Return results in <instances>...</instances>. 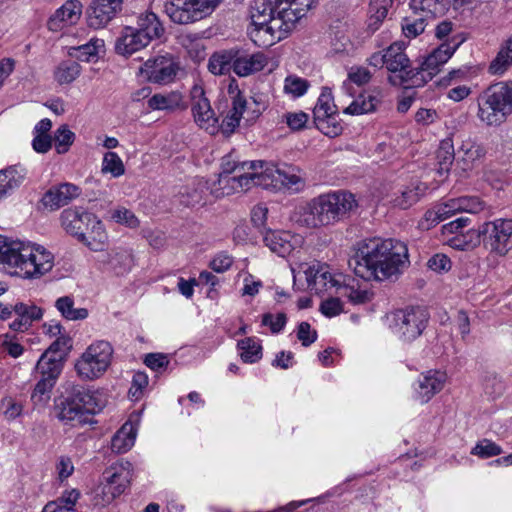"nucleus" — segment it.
I'll use <instances>...</instances> for the list:
<instances>
[{
	"label": "nucleus",
	"mask_w": 512,
	"mask_h": 512,
	"mask_svg": "<svg viewBox=\"0 0 512 512\" xmlns=\"http://www.w3.org/2000/svg\"><path fill=\"white\" fill-rule=\"evenodd\" d=\"M405 44L394 42L386 50L387 70L390 72L403 71L409 66V59L404 53Z\"/></svg>",
	"instance_id": "nucleus-45"
},
{
	"label": "nucleus",
	"mask_w": 512,
	"mask_h": 512,
	"mask_svg": "<svg viewBox=\"0 0 512 512\" xmlns=\"http://www.w3.org/2000/svg\"><path fill=\"white\" fill-rule=\"evenodd\" d=\"M349 265L364 280L397 278L409 265L408 248L397 239H366L358 243Z\"/></svg>",
	"instance_id": "nucleus-1"
},
{
	"label": "nucleus",
	"mask_w": 512,
	"mask_h": 512,
	"mask_svg": "<svg viewBox=\"0 0 512 512\" xmlns=\"http://www.w3.org/2000/svg\"><path fill=\"white\" fill-rule=\"evenodd\" d=\"M512 66V36L501 45L488 67L491 75H503Z\"/></svg>",
	"instance_id": "nucleus-42"
},
{
	"label": "nucleus",
	"mask_w": 512,
	"mask_h": 512,
	"mask_svg": "<svg viewBox=\"0 0 512 512\" xmlns=\"http://www.w3.org/2000/svg\"><path fill=\"white\" fill-rule=\"evenodd\" d=\"M105 52L104 40L91 38L87 43L69 47L68 54L83 62H96L101 53Z\"/></svg>",
	"instance_id": "nucleus-37"
},
{
	"label": "nucleus",
	"mask_w": 512,
	"mask_h": 512,
	"mask_svg": "<svg viewBox=\"0 0 512 512\" xmlns=\"http://www.w3.org/2000/svg\"><path fill=\"white\" fill-rule=\"evenodd\" d=\"M447 379L446 372L441 370L432 369L421 373L413 386V398L420 404L428 403L443 390Z\"/></svg>",
	"instance_id": "nucleus-18"
},
{
	"label": "nucleus",
	"mask_w": 512,
	"mask_h": 512,
	"mask_svg": "<svg viewBox=\"0 0 512 512\" xmlns=\"http://www.w3.org/2000/svg\"><path fill=\"white\" fill-rule=\"evenodd\" d=\"M481 237H485V243L490 251L498 256H505L510 250L512 236V220L496 219L484 222L479 226Z\"/></svg>",
	"instance_id": "nucleus-16"
},
{
	"label": "nucleus",
	"mask_w": 512,
	"mask_h": 512,
	"mask_svg": "<svg viewBox=\"0 0 512 512\" xmlns=\"http://www.w3.org/2000/svg\"><path fill=\"white\" fill-rule=\"evenodd\" d=\"M114 348L109 341L94 340L79 355L74 363L78 378L95 381L102 378L112 365Z\"/></svg>",
	"instance_id": "nucleus-4"
},
{
	"label": "nucleus",
	"mask_w": 512,
	"mask_h": 512,
	"mask_svg": "<svg viewBox=\"0 0 512 512\" xmlns=\"http://www.w3.org/2000/svg\"><path fill=\"white\" fill-rule=\"evenodd\" d=\"M291 271L294 280L303 272L308 287L315 290L316 293L329 292V294H337V289L345 283L342 274H333L328 266L321 263L301 264L298 270L292 267Z\"/></svg>",
	"instance_id": "nucleus-11"
},
{
	"label": "nucleus",
	"mask_w": 512,
	"mask_h": 512,
	"mask_svg": "<svg viewBox=\"0 0 512 512\" xmlns=\"http://www.w3.org/2000/svg\"><path fill=\"white\" fill-rule=\"evenodd\" d=\"M219 109L223 116L219 129L225 135L232 134L239 127L241 119L245 117L244 114H247L245 119L248 122L258 117L255 112L249 116L248 103L234 80L229 82L226 91L222 93Z\"/></svg>",
	"instance_id": "nucleus-6"
},
{
	"label": "nucleus",
	"mask_w": 512,
	"mask_h": 512,
	"mask_svg": "<svg viewBox=\"0 0 512 512\" xmlns=\"http://www.w3.org/2000/svg\"><path fill=\"white\" fill-rule=\"evenodd\" d=\"M14 320L9 324L13 331L24 332L28 330L35 321L43 317V310L31 302L18 301L14 303Z\"/></svg>",
	"instance_id": "nucleus-25"
},
{
	"label": "nucleus",
	"mask_w": 512,
	"mask_h": 512,
	"mask_svg": "<svg viewBox=\"0 0 512 512\" xmlns=\"http://www.w3.org/2000/svg\"><path fill=\"white\" fill-rule=\"evenodd\" d=\"M428 319V312L424 308L401 309L392 313L390 328L399 339L411 342L423 333Z\"/></svg>",
	"instance_id": "nucleus-9"
},
{
	"label": "nucleus",
	"mask_w": 512,
	"mask_h": 512,
	"mask_svg": "<svg viewBox=\"0 0 512 512\" xmlns=\"http://www.w3.org/2000/svg\"><path fill=\"white\" fill-rule=\"evenodd\" d=\"M263 188L267 190L278 191L288 189L299 191L305 185L304 177L298 167L278 168L273 163L266 166V174L262 182Z\"/></svg>",
	"instance_id": "nucleus-17"
},
{
	"label": "nucleus",
	"mask_w": 512,
	"mask_h": 512,
	"mask_svg": "<svg viewBox=\"0 0 512 512\" xmlns=\"http://www.w3.org/2000/svg\"><path fill=\"white\" fill-rule=\"evenodd\" d=\"M337 295L342 296L343 300H346L352 305L365 304L371 300V293L367 289H362L359 286L352 283H344L337 289Z\"/></svg>",
	"instance_id": "nucleus-48"
},
{
	"label": "nucleus",
	"mask_w": 512,
	"mask_h": 512,
	"mask_svg": "<svg viewBox=\"0 0 512 512\" xmlns=\"http://www.w3.org/2000/svg\"><path fill=\"white\" fill-rule=\"evenodd\" d=\"M136 435L137 426L131 420L125 422L112 438V451L118 454L126 453L134 446Z\"/></svg>",
	"instance_id": "nucleus-38"
},
{
	"label": "nucleus",
	"mask_w": 512,
	"mask_h": 512,
	"mask_svg": "<svg viewBox=\"0 0 512 512\" xmlns=\"http://www.w3.org/2000/svg\"><path fill=\"white\" fill-rule=\"evenodd\" d=\"M235 175L219 174L216 182L211 186V193L216 197H224L237 192Z\"/></svg>",
	"instance_id": "nucleus-56"
},
{
	"label": "nucleus",
	"mask_w": 512,
	"mask_h": 512,
	"mask_svg": "<svg viewBox=\"0 0 512 512\" xmlns=\"http://www.w3.org/2000/svg\"><path fill=\"white\" fill-rule=\"evenodd\" d=\"M275 15V6H271L270 0H255L251 7V22L256 20L255 16H261V19L270 21Z\"/></svg>",
	"instance_id": "nucleus-64"
},
{
	"label": "nucleus",
	"mask_w": 512,
	"mask_h": 512,
	"mask_svg": "<svg viewBox=\"0 0 512 512\" xmlns=\"http://www.w3.org/2000/svg\"><path fill=\"white\" fill-rule=\"evenodd\" d=\"M268 65V57L261 53L237 54L233 59V71L240 77L260 72Z\"/></svg>",
	"instance_id": "nucleus-29"
},
{
	"label": "nucleus",
	"mask_w": 512,
	"mask_h": 512,
	"mask_svg": "<svg viewBox=\"0 0 512 512\" xmlns=\"http://www.w3.org/2000/svg\"><path fill=\"white\" fill-rule=\"evenodd\" d=\"M145 36L139 33L134 27L126 26L122 29L115 42V51L122 56H130L135 52L149 45Z\"/></svg>",
	"instance_id": "nucleus-27"
},
{
	"label": "nucleus",
	"mask_w": 512,
	"mask_h": 512,
	"mask_svg": "<svg viewBox=\"0 0 512 512\" xmlns=\"http://www.w3.org/2000/svg\"><path fill=\"white\" fill-rule=\"evenodd\" d=\"M459 45L460 42L455 40L442 43L425 58L422 63V70L428 71L431 75L452 57Z\"/></svg>",
	"instance_id": "nucleus-35"
},
{
	"label": "nucleus",
	"mask_w": 512,
	"mask_h": 512,
	"mask_svg": "<svg viewBox=\"0 0 512 512\" xmlns=\"http://www.w3.org/2000/svg\"><path fill=\"white\" fill-rule=\"evenodd\" d=\"M239 356L244 363L253 364L262 359V345L256 337H246L237 343Z\"/></svg>",
	"instance_id": "nucleus-44"
},
{
	"label": "nucleus",
	"mask_w": 512,
	"mask_h": 512,
	"mask_svg": "<svg viewBox=\"0 0 512 512\" xmlns=\"http://www.w3.org/2000/svg\"><path fill=\"white\" fill-rule=\"evenodd\" d=\"M96 216L87 212L81 207L68 208L62 211L60 215L63 229L71 236L78 237L85 232L87 226L93 222Z\"/></svg>",
	"instance_id": "nucleus-24"
},
{
	"label": "nucleus",
	"mask_w": 512,
	"mask_h": 512,
	"mask_svg": "<svg viewBox=\"0 0 512 512\" xmlns=\"http://www.w3.org/2000/svg\"><path fill=\"white\" fill-rule=\"evenodd\" d=\"M309 87L310 83L306 79L290 74L284 79L283 92L289 98L297 99L305 95Z\"/></svg>",
	"instance_id": "nucleus-50"
},
{
	"label": "nucleus",
	"mask_w": 512,
	"mask_h": 512,
	"mask_svg": "<svg viewBox=\"0 0 512 512\" xmlns=\"http://www.w3.org/2000/svg\"><path fill=\"white\" fill-rule=\"evenodd\" d=\"M313 113L314 118L327 117V115L337 114V105L334 103V97L332 95L331 89L323 88Z\"/></svg>",
	"instance_id": "nucleus-52"
},
{
	"label": "nucleus",
	"mask_w": 512,
	"mask_h": 512,
	"mask_svg": "<svg viewBox=\"0 0 512 512\" xmlns=\"http://www.w3.org/2000/svg\"><path fill=\"white\" fill-rule=\"evenodd\" d=\"M147 105L152 110L165 111H175L187 107L183 94L176 90L152 95L148 99Z\"/></svg>",
	"instance_id": "nucleus-36"
},
{
	"label": "nucleus",
	"mask_w": 512,
	"mask_h": 512,
	"mask_svg": "<svg viewBox=\"0 0 512 512\" xmlns=\"http://www.w3.org/2000/svg\"><path fill=\"white\" fill-rule=\"evenodd\" d=\"M263 241L271 252L285 257L302 245L303 238L289 231L269 229L264 233Z\"/></svg>",
	"instance_id": "nucleus-20"
},
{
	"label": "nucleus",
	"mask_w": 512,
	"mask_h": 512,
	"mask_svg": "<svg viewBox=\"0 0 512 512\" xmlns=\"http://www.w3.org/2000/svg\"><path fill=\"white\" fill-rule=\"evenodd\" d=\"M55 308L59 314L68 321H81L85 320L89 312L84 307H75V302L71 296H62L55 301Z\"/></svg>",
	"instance_id": "nucleus-43"
},
{
	"label": "nucleus",
	"mask_w": 512,
	"mask_h": 512,
	"mask_svg": "<svg viewBox=\"0 0 512 512\" xmlns=\"http://www.w3.org/2000/svg\"><path fill=\"white\" fill-rule=\"evenodd\" d=\"M314 4L315 0H275V12L293 30Z\"/></svg>",
	"instance_id": "nucleus-21"
},
{
	"label": "nucleus",
	"mask_w": 512,
	"mask_h": 512,
	"mask_svg": "<svg viewBox=\"0 0 512 512\" xmlns=\"http://www.w3.org/2000/svg\"><path fill=\"white\" fill-rule=\"evenodd\" d=\"M380 103L378 94L365 92L352 100V102L343 108V113L348 115H362L374 112Z\"/></svg>",
	"instance_id": "nucleus-40"
},
{
	"label": "nucleus",
	"mask_w": 512,
	"mask_h": 512,
	"mask_svg": "<svg viewBox=\"0 0 512 512\" xmlns=\"http://www.w3.org/2000/svg\"><path fill=\"white\" fill-rule=\"evenodd\" d=\"M191 113L195 124L209 134L219 131L218 118L206 97L203 85L196 82L190 90Z\"/></svg>",
	"instance_id": "nucleus-14"
},
{
	"label": "nucleus",
	"mask_w": 512,
	"mask_h": 512,
	"mask_svg": "<svg viewBox=\"0 0 512 512\" xmlns=\"http://www.w3.org/2000/svg\"><path fill=\"white\" fill-rule=\"evenodd\" d=\"M54 267V255L43 245L4 236L0 252V269L11 277L34 281Z\"/></svg>",
	"instance_id": "nucleus-2"
},
{
	"label": "nucleus",
	"mask_w": 512,
	"mask_h": 512,
	"mask_svg": "<svg viewBox=\"0 0 512 512\" xmlns=\"http://www.w3.org/2000/svg\"><path fill=\"white\" fill-rule=\"evenodd\" d=\"M66 340L61 338L57 342H53L50 347L41 355L36 364V371L40 378H44L56 382L63 369V357L60 352V343Z\"/></svg>",
	"instance_id": "nucleus-19"
},
{
	"label": "nucleus",
	"mask_w": 512,
	"mask_h": 512,
	"mask_svg": "<svg viewBox=\"0 0 512 512\" xmlns=\"http://www.w3.org/2000/svg\"><path fill=\"white\" fill-rule=\"evenodd\" d=\"M255 16L256 20L250 23L248 35L255 45L269 47L286 38L292 31L277 15L269 20Z\"/></svg>",
	"instance_id": "nucleus-13"
},
{
	"label": "nucleus",
	"mask_w": 512,
	"mask_h": 512,
	"mask_svg": "<svg viewBox=\"0 0 512 512\" xmlns=\"http://www.w3.org/2000/svg\"><path fill=\"white\" fill-rule=\"evenodd\" d=\"M82 4L78 0H68L49 18L48 29L53 32L76 24L82 15Z\"/></svg>",
	"instance_id": "nucleus-23"
},
{
	"label": "nucleus",
	"mask_w": 512,
	"mask_h": 512,
	"mask_svg": "<svg viewBox=\"0 0 512 512\" xmlns=\"http://www.w3.org/2000/svg\"><path fill=\"white\" fill-rule=\"evenodd\" d=\"M55 384L56 382L40 378L31 394L33 404L37 407H44L51 399V393Z\"/></svg>",
	"instance_id": "nucleus-51"
},
{
	"label": "nucleus",
	"mask_w": 512,
	"mask_h": 512,
	"mask_svg": "<svg viewBox=\"0 0 512 512\" xmlns=\"http://www.w3.org/2000/svg\"><path fill=\"white\" fill-rule=\"evenodd\" d=\"M103 407L96 392L77 389L59 400L55 406L56 417L63 423H87L88 417L101 411Z\"/></svg>",
	"instance_id": "nucleus-5"
},
{
	"label": "nucleus",
	"mask_w": 512,
	"mask_h": 512,
	"mask_svg": "<svg viewBox=\"0 0 512 512\" xmlns=\"http://www.w3.org/2000/svg\"><path fill=\"white\" fill-rule=\"evenodd\" d=\"M427 186L419 181L401 186L389 195V202L397 208L408 209L416 204L426 192Z\"/></svg>",
	"instance_id": "nucleus-28"
},
{
	"label": "nucleus",
	"mask_w": 512,
	"mask_h": 512,
	"mask_svg": "<svg viewBox=\"0 0 512 512\" xmlns=\"http://www.w3.org/2000/svg\"><path fill=\"white\" fill-rule=\"evenodd\" d=\"M81 72V66L76 62L61 63L55 71V79L60 84L73 82Z\"/></svg>",
	"instance_id": "nucleus-58"
},
{
	"label": "nucleus",
	"mask_w": 512,
	"mask_h": 512,
	"mask_svg": "<svg viewBox=\"0 0 512 512\" xmlns=\"http://www.w3.org/2000/svg\"><path fill=\"white\" fill-rule=\"evenodd\" d=\"M455 159L456 152L452 138L447 137L441 140L436 152V160L439 166V172H448Z\"/></svg>",
	"instance_id": "nucleus-49"
},
{
	"label": "nucleus",
	"mask_w": 512,
	"mask_h": 512,
	"mask_svg": "<svg viewBox=\"0 0 512 512\" xmlns=\"http://www.w3.org/2000/svg\"><path fill=\"white\" fill-rule=\"evenodd\" d=\"M101 263L117 276L129 273L134 265L131 251L124 247H114L102 256Z\"/></svg>",
	"instance_id": "nucleus-26"
},
{
	"label": "nucleus",
	"mask_w": 512,
	"mask_h": 512,
	"mask_svg": "<svg viewBox=\"0 0 512 512\" xmlns=\"http://www.w3.org/2000/svg\"><path fill=\"white\" fill-rule=\"evenodd\" d=\"M410 6L416 11H422L425 16L443 15L446 11L438 3V0H411Z\"/></svg>",
	"instance_id": "nucleus-63"
},
{
	"label": "nucleus",
	"mask_w": 512,
	"mask_h": 512,
	"mask_svg": "<svg viewBox=\"0 0 512 512\" xmlns=\"http://www.w3.org/2000/svg\"><path fill=\"white\" fill-rule=\"evenodd\" d=\"M120 12L118 8L101 0H92L87 11V24L94 29L104 28Z\"/></svg>",
	"instance_id": "nucleus-30"
},
{
	"label": "nucleus",
	"mask_w": 512,
	"mask_h": 512,
	"mask_svg": "<svg viewBox=\"0 0 512 512\" xmlns=\"http://www.w3.org/2000/svg\"><path fill=\"white\" fill-rule=\"evenodd\" d=\"M134 28L145 36L149 42L160 38L164 33V27L159 21L157 15L149 11L138 16L137 27Z\"/></svg>",
	"instance_id": "nucleus-39"
},
{
	"label": "nucleus",
	"mask_w": 512,
	"mask_h": 512,
	"mask_svg": "<svg viewBox=\"0 0 512 512\" xmlns=\"http://www.w3.org/2000/svg\"><path fill=\"white\" fill-rule=\"evenodd\" d=\"M253 166L248 167L247 169H243L237 175L236 178V188L238 191L248 190L252 186H260L263 188L262 182L264 181V176L266 174V166L267 162L264 161H252Z\"/></svg>",
	"instance_id": "nucleus-34"
},
{
	"label": "nucleus",
	"mask_w": 512,
	"mask_h": 512,
	"mask_svg": "<svg viewBox=\"0 0 512 512\" xmlns=\"http://www.w3.org/2000/svg\"><path fill=\"white\" fill-rule=\"evenodd\" d=\"M132 470V464L128 461H119L107 467L96 493L97 503L102 506L108 505L124 493L130 484Z\"/></svg>",
	"instance_id": "nucleus-8"
},
{
	"label": "nucleus",
	"mask_w": 512,
	"mask_h": 512,
	"mask_svg": "<svg viewBox=\"0 0 512 512\" xmlns=\"http://www.w3.org/2000/svg\"><path fill=\"white\" fill-rule=\"evenodd\" d=\"M149 379L146 373L138 371L132 377L131 387L129 389V396L132 400L141 399L148 387Z\"/></svg>",
	"instance_id": "nucleus-62"
},
{
	"label": "nucleus",
	"mask_w": 512,
	"mask_h": 512,
	"mask_svg": "<svg viewBox=\"0 0 512 512\" xmlns=\"http://www.w3.org/2000/svg\"><path fill=\"white\" fill-rule=\"evenodd\" d=\"M320 311L326 317H335L344 312V300L342 296L330 293L329 297L321 302Z\"/></svg>",
	"instance_id": "nucleus-61"
},
{
	"label": "nucleus",
	"mask_w": 512,
	"mask_h": 512,
	"mask_svg": "<svg viewBox=\"0 0 512 512\" xmlns=\"http://www.w3.org/2000/svg\"><path fill=\"white\" fill-rule=\"evenodd\" d=\"M485 208L484 202L476 196H462L448 199L427 210L418 223L421 230H429L439 222L459 212L479 213Z\"/></svg>",
	"instance_id": "nucleus-7"
},
{
	"label": "nucleus",
	"mask_w": 512,
	"mask_h": 512,
	"mask_svg": "<svg viewBox=\"0 0 512 512\" xmlns=\"http://www.w3.org/2000/svg\"><path fill=\"white\" fill-rule=\"evenodd\" d=\"M472 455L482 459L498 456L502 453V448L490 439H481L471 449Z\"/></svg>",
	"instance_id": "nucleus-60"
},
{
	"label": "nucleus",
	"mask_w": 512,
	"mask_h": 512,
	"mask_svg": "<svg viewBox=\"0 0 512 512\" xmlns=\"http://www.w3.org/2000/svg\"><path fill=\"white\" fill-rule=\"evenodd\" d=\"M92 251H102L108 243V234L104 224L97 217L87 226L77 239Z\"/></svg>",
	"instance_id": "nucleus-33"
},
{
	"label": "nucleus",
	"mask_w": 512,
	"mask_h": 512,
	"mask_svg": "<svg viewBox=\"0 0 512 512\" xmlns=\"http://www.w3.org/2000/svg\"><path fill=\"white\" fill-rule=\"evenodd\" d=\"M371 79V73L364 67H352L348 72V78L341 86V92L344 96L354 97L355 90L353 84L358 86L368 83Z\"/></svg>",
	"instance_id": "nucleus-47"
},
{
	"label": "nucleus",
	"mask_w": 512,
	"mask_h": 512,
	"mask_svg": "<svg viewBox=\"0 0 512 512\" xmlns=\"http://www.w3.org/2000/svg\"><path fill=\"white\" fill-rule=\"evenodd\" d=\"M81 194V189L72 183H62L51 187L41 199L42 205L50 211L58 210Z\"/></svg>",
	"instance_id": "nucleus-22"
},
{
	"label": "nucleus",
	"mask_w": 512,
	"mask_h": 512,
	"mask_svg": "<svg viewBox=\"0 0 512 512\" xmlns=\"http://www.w3.org/2000/svg\"><path fill=\"white\" fill-rule=\"evenodd\" d=\"M392 5V0H371L369 4V27L374 26L373 30L377 29V25L382 22Z\"/></svg>",
	"instance_id": "nucleus-54"
},
{
	"label": "nucleus",
	"mask_w": 512,
	"mask_h": 512,
	"mask_svg": "<svg viewBox=\"0 0 512 512\" xmlns=\"http://www.w3.org/2000/svg\"><path fill=\"white\" fill-rule=\"evenodd\" d=\"M324 225L337 222L356 207L354 195L347 191H335L314 198Z\"/></svg>",
	"instance_id": "nucleus-12"
},
{
	"label": "nucleus",
	"mask_w": 512,
	"mask_h": 512,
	"mask_svg": "<svg viewBox=\"0 0 512 512\" xmlns=\"http://www.w3.org/2000/svg\"><path fill=\"white\" fill-rule=\"evenodd\" d=\"M180 69L178 61L170 53L158 54L146 60L139 69L142 77L152 83L172 82Z\"/></svg>",
	"instance_id": "nucleus-15"
},
{
	"label": "nucleus",
	"mask_w": 512,
	"mask_h": 512,
	"mask_svg": "<svg viewBox=\"0 0 512 512\" xmlns=\"http://www.w3.org/2000/svg\"><path fill=\"white\" fill-rule=\"evenodd\" d=\"M75 140V134L67 125H61L54 132V146L58 154L66 153Z\"/></svg>",
	"instance_id": "nucleus-57"
},
{
	"label": "nucleus",
	"mask_w": 512,
	"mask_h": 512,
	"mask_svg": "<svg viewBox=\"0 0 512 512\" xmlns=\"http://www.w3.org/2000/svg\"><path fill=\"white\" fill-rule=\"evenodd\" d=\"M102 173L111 174L112 177L118 178L125 173V166L120 156L115 152H107L103 156Z\"/></svg>",
	"instance_id": "nucleus-55"
},
{
	"label": "nucleus",
	"mask_w": 512,
	"mask_h": 512,
	"mask_svg": "<svg viewBox=\"0 0 512 512\" xmlns=\"http://www.w3.org/2000/svg\"><path fill=\"white\" fill-rule=\"evenodd\" d=\"M314 122L317 129L330 138H334L342 133L343 127L336 114L314 118Z\"/></svg>",
	"instance_id": "nucleus-53"
},
{
	"label": "nucleus",
	"mask_w": 512,
	"mask_h": 512,
	"mask_svg": "<svg viewBox=\"0 0 512 512\" xmlns=\"http://www.w3.org/2000/svg\"><path fill=\"white\" fill-rule=\"evenodd\" d=\"M223 0H171L165 4L168 17L177 24H190L213 13Z\"/></svg>",
	"instance_id": "nucleus-10"
},
{
	"label": "nucleus",
	"mask_w": 512,
	"mask_h": 512,
	"mask_svg": "<svg viewBox=\"0 0 512 512\" xmlns=\"http://www.w3.org/2000/svg\"><path fill=\"white\" fill-rule=\"evenodd\" d=\"M26 169L20 165L0 170V203L18 189L26 178Z\"/></svg>",
	"instance_id": "nucleus-32"
},
{
	"label": "nucleus",
	"mask_w": 512,
	"mask_h": 512,
	"mask_svg": "<svg viewBox=\"0 0 512 512\" xmlns=\"http://www.w3.org/2000/svg\"><path fill=\"white\" fill-rule=\"evenodd\" d=\"M481 243V232L479 227L472 228L465 233L457 234L446 239V244L457 250H470Z\"/></svg>",
	"instance_id": "nucleus-46"
},
{
	"label": "nucleus",
	"mask_w": 512,
	"mask_h": 512,
	"mask_svg": "<svg viewBox=\"0 0 512 512\" xmlns=\"http://www.w3.org/2000/svg\"><path fill=\"white\" fill-rule=\"evenodd\" d=\"M512 113V81L491 85L478 98L477 117L486 126H499Z\"/></svg>",
	"instance_id": "nucleus-3"
},
{
	"label": "nucleus",
	"mask_w": 512,
	"mask_h": 512,
	"mask_svg": "<svg viewBox=\"0 0 512 512\" xmlns=\"http://www.w3.org/2000/svg\"><path fill=\"white\" fill-rule=\"evenodd\" d=\"M233 59L230 54L216 53L209 60V71L214 75H224L233 69Z\"/></svg>",
	"instance_id": "nucleus-59"
},
{
	"label": "nucleus",
	"mask_w": 512,
	"mask_h": 512,
	"mask_svg": "<svg viewBox=\"0 0 512 512\" xmlns=\"http://www.w3.org/2000/svg\"><path fill=\"white\" fill-rule=\"evenodd\" d=\"M484 147L475 140L467 137L461 141L456 152V161L462 170H471L477 161L485 155Z\"/></svg>",
	"instance_id": "nucleus-31"
},
{
	"label": "nucleus",
	"mask_w": 512,
	"mask_h": 512,
	"mask_svg": "<svg viewBox=\"0 0 512 512\" xmlns=\"http://www.w3.org/2000/svg\"><path fill=\"white\" fill-rule=\"evenodd\" d=\"M295 221L307 228H318L325 226L314 199L298 207L295 212Z\"/></svg>",
	"instance_id": "nucleus-41"
}]
</instances>
